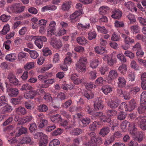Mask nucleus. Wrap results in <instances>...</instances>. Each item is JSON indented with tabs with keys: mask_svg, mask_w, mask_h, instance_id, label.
I'll use <instances>...</instances> for the list:
<instances>
[{
	"mask_svg": "<svg viewBox=\"0 0 146 146\" xmlns=\"http://www.w3.org/2000/svg\"><path fill=\"white\" fill-rule=\"evenodd\" d=\"M66 31L64 28H59L58 31L55 32V35L56 36H62L66 33Z\"/></svg>",
	"mask_w": 146,
	"mask_h": 146,
	"instance_id": "nucleus-36",
	"label": "nucleus"
},
{
	"mask_svg": "<svg viewBox=\"0 0 146 146\" xmlns=\"http://www.w3.org/2000/svg\"><path fill=\"white\" fill-rule=\"evenodd\" d=\"M126 114L123 111H120L119 113L117 118L118 119L122 120L124 119L126 117Z\"/></svg>",
	"mask_w": 146,
	"mask_h": 146,
	"instance_id": "nucleus-59",
	"label": "nucleus"
},
{
	"mask_svg": "<svg viewBox=\"0 0 146 146\" xmlns=\"http://www.w3.org/2000/svg\"><path fill=\"white\" fill-rule=\"evenodd\" d=\"M33 119L31 116H27L25 117L21 118L19 122V124H23L26 122H29Z\"/></svg>",
	"mask_w": 146,
	"mask_h": 146,
	"instance_id": "nucleus-25",
	"label": "nucleus"
},
{
	"mask_svg": "<svg viewBox=\"0 0 146 146\" xmlns=\"http://www.w3.org/2000/svg\"><path fill=\"white\" fill-rule=\"evenodd\" d=\"M31 57L33 59H36L38 56V53L35 50H32L30 52Z\"/></svg>",
	"mask_w": 146,
	"mask_h": 146,
	"instance_id": "nucleus-50",
	"label": "nucleus"
},
{
	"mask_svg": "<svg viewBox=\"0 0 146 146\" xmlns=\"http://www.w3.org/2000/svg\"><path fill=\"white\" fill-rule=\"evenodd\" d=\"M110 131V129L108 127H104L100 130L99 134L102 137H105L108 135Z\"/></svg>",
	"mask_w": 146,
	"mask_h": 146,
	"instance_id": "nucleus-27",
	"label": "nucleus"
},
{
	"mask_svg": "<svg viewBox=\"0 0 146 146\" xmlns=\"http://www.w3.org/2000/svg\"><path fill=\"white\" fill-rule=\"evenodd\" d=\"M130 29L133 34L138 33L139 31V28L137 25H135L131 26Z\"/></svg>",
	"mask_w": 146,
	"mask_h": 146,
	"instance_id": "nucleus-49",
	"label": "nucleus"
},
{
	"mask_svg": "<svg viewBox=\"0 0 146 146\" xmlns=\"http://www.w3.org/2000/svg\"><path fill=\"white\" fill-rule=\"evenodd\" d=\"M87 63L86 58L84 56L81 57L76 64V70L80 72H85L86 70Z\"/></svg>",
	"mask_w": 146,
	"mask_h": 146,
	"instance_id": "nucleus-1",
	"label": "nucleus"
},
{
	"mask_svg": "<svg viewBox=\"0 0 146 146\" xmlns=\"http://www.w3.org/2000/svg\"><path fill=\"white\" fill-rule=\"evenodd\" d=\"M124 5L128 9L131 11H135L136 12L137 9L135 7V6L134 4L131 1H128L125 3Z\"/></svg>",
	"mask_w": 146,
	"mask_h": 146,
	"instance_id": "nucleus-14",
	"label": "nucleus"
},
{
	"mask_svg": "<svg viewBox=\"0 0 146 146\" xmlns=\"http://www.w3.org/2000/svg\"><path fill=\"white\" fill-rule=\"evenodd\" d=\"M96 35L95 31H92L89 32L88 33V38L89 40H92L96 37Z\"/></svg>",
	"mask_w": 146,
	"mask_h": 146,
	"instance_id": "nucleus-48",
	"label": "nucleus"
},
{
	"mask_svg": "<svg viewBox=\"0 0 146 146\" xmlns=\"http://www.w3.org/2000/svg\"><path fill=\"white\" fill-rule=\"evenodd\" d=\"M117 58L121 62H125L126 61V59L124 55L122 53H119L117 55Z\"/></svg>",
	"mask_w": 146,
	"mask_h": 146,
	"instance_id": "nucleus-56",
	"label": "nucleus"
},
{
	"mask_svg": "<svg viewBox=\"0 0 146 146\" xmlns=\"http://www.w3.org/2000/svg\"><path fill=\"white\" fill-rule=\"evenodd\" d=\"M96 28L98 31L101 33H103L104 34H106L108 33V31L106 29L104 26H100L99 25H97Z\"/></svg>",
	"mask_w": 146,
	"mask_h": 146,
	"instance_id": "nucleus-38",
	"label": "nucleus"
},
{
	"mask_svg": "<svg viewBox=\"0 0 146 146\" xmlns=\"http://www.w3.org/2000/svg\"><path fill=\"white\" fill-rule=\"evenodd\" d=\"M114 25L116 27H123L124 26V24L123 21H115Z\"/></svg>",
	"mask_w": 146,
	"mask_h": 146,
	"instance_id": "nucleus-62",
	"label": "nucleus"
},
{
	"mask_svg": "<svg viewBox=\"0 0 146 146\" xmlns=\"http://www.w3.org/2000/svg\"><path fill=\"white\" fill-rule=\"evenodd\" d=\"M90 27V24L89 23L86 24L85 25H83L82 24L78 23L77 25V28L79 29H89Z\"/></svg>",
	"mask_w": 146,
	"mask_h": 146,
	"instance_id": "nucleus-40",
	"label": "nucleus"
},
{
	"mask_svg": "<svg viewBox=\"0 0 146 146\" xmlns=\"http://www.w3.org/2000/svg\"><path fill=\"white\" fill-rule=\"evenodd\" d=\"M95 52L98 54H102L107 52V50L101 47L98 46L95 48Z\"/></svg>",
	"mask_w": 146,
	"mask_h": 146,
	"instance_id": "nucleus-29",
	"label": "nucleus"
},
{
	"mask_svg": "<svg viewBox=\"0 0 146 146\" xmlns=\"http://www.w3.org/2000/svg\"><path fill=\"white\" fill-rule=\"evenodd\" d=\"M16 12H23L25 9L24 6H21L19 3H16Z\"/></svg>",
	"mask_w": 146,
	"mask_h": 146,
	"instance_id": "nucleus-53",
	"label": "nucleus"
},
{
	"mask_svg": "<svg viewBox=\"0 0 146 146\" xmlns=\"http://www.w3.org/2000/svg\"><path fill=\"white\" fill-rule=\"evenodd\" d=\"M48 140L47 136L44 135V137L40 139L39 145V146H46L48 143Z\"/></svg>",
	"mask_w": 146,
	"mask_h": 146,
	"instance_id": "nucleus-26",
	"label": "nucleus"
},
{
	"mask_svg": "<svg viewBox=\"0 0 146 146\" xmlns=\"http://www.w3.org/2000/svg\"><path fill=\"white\" fill-rule=\"evenodd\" d=\"M83 13L82 10H79L74 12L70 16V19L72 21H76L79 19V17Z\"/></svg>",
	"mask_w": 146,
	"mask_h": 146,
	"instance_id": "nucleus-7",
	"label": "nucleus"
},
{
	"mask_svg": "<svg viewBox=\"0 0 146 146\" xmlns=\"http://www.w3.org/2000/svg\"><path fill=\"white\" fill-rule=\"evenodd\" d=\"M70 55L67 56L65 58L64 60V63L67 65H70L72 63Z\"/></svg>",
	"mask_w": 146,
	"mask_h": 146,
	"instance_id": "nucleus-61",
	"label": "nucleus"
},
{
	"mask_svg": "<svg viewBox=\"0 0 146 146\" xmlns=\"http://www.w3.org/2000/svg\"><path fill=\"white\" fill-rule=\"evenodd\" d=\"M59 141L57 139H54L50 141L49 143L50 146H54L60 144Z\"/></svg>",
	"mask_w": 146,
	"mask_h": 146,
	"instance_id": "nucleus-64",
	"label": "nucleus"
},
{
	"mask_svg": "<svg viewBox=\"0 0 146 146\" xmlns=\"http://www.w3.org/2000/svg\"><path fill=\"white\" fill-rule=\"evenodd\" d=\"M16 111L17 112H20L21 114L25 115L26 114L27 111L23 107H19L16 109Z\"/></svg>",
	"mask_w": 146,
	"mask_h": 146,
	"instance_id": "nucleus-60",
	"label": "nucleus"
},
{
	"mask_svg": "<svg viewBox=\"0 0 146 146\" xmlns=\"http://www.w3.org/2000/svg\"><path fill=\"white\" fill-rule=\"evenodd\" d=\"M72 3L70 1L65 2L62 5V9L63 11H67L71 7Z\"/></svg>",
	"mask_w": 146,
	"mask_h": 146,
	"instance_id": "nucleus-23",
	"label": "nucleus"
},
{
	"mask_svg": "<svg viewBox=\"0 0 146 146\" xmlns=\"http://www.w3.org/2000/svg\"><path fill=\"white\" fill-rule=\"evenodd\" d=\"M127 17L131 24H133L136 21L135 18L133 15L130 14L127 16Z\"/></svg>",
	"mask_w": 146,
	"mask_h": 146,
	"instance_id": "nucleus-55",
	"label": "nucleus"
},
{
	"mask_svg": "<svg viewBox=\"0 0 146 146\" xmlns=\"http://www.w3.org/2000/svg\"><path fill=\"white\" fill-rule=\"evenodd\" d=\"M99 61L97 59H93L90 61V66L92 68H95L98 65Z\"/></svg>",
	"mask_w": 146,
	"mask_h": 146,
	"instance_id": "nucleus-34",
	"label": "nucleus"
},
{
	"mask_svg": "<svg viewBox=\"0 0 146 146\" xmlns=\"http://www.w3.org/2000/svg\"><path fill=\"white\" fill-rule=\"evenodd\" d=\"M38 110L40 111L46 112L48 110V108L45 105H40L38 106Z\"/></svg>",
	"mask_w": 146,
	"mask_h": 146,
	"instance_id": "nucleus-47",
	"label": "nucleus"
},
{
	"mask_svg": "<svg viewBox=\"0 0 146 146\" xmlns=\"http://www.w3.org/2000/svg\"><path fill=\"white\" fill-rule=\"evenodd\" d=\"M94 109L96 110H102L103 107V104L101 100H98L95 101L94 103Z\"/></svg>",
	"mask_w": 146,
	"mask_h": 146,
	"instance_id": "nucleus-12",
	"label": "nucleus"
},
{
	"mask_svg": "<svg viewBox=\"0 0 146 146\" xmlns=\"http://www.w3.org/2000/svg\"><path fill=\"white\" fill-rule=\"evenodd\" d=\"M38 36H36L35 39V43L36 46L39 48H41L43 46V42Z\"/></svg>",
	"mask_w": 146,
	"mask_h": 146,
	"instance_id": "nucleus-33",
	"label": "nucleus"
},
{
	"mask_svg": "<svg viewBox=\"0 0 146 146\" xmlns=\"http://www.w3.org/2000/svg\"><path fill=\"white\" fill-rule=\"evenodd\" d=\"M103 58L104 61H107L108 64L111 66L113 65L117 61L116 59L113 60L111 56H109L108 55H105Z\"/></svg>",
	"mask_w": 146,
	"mask_h": 146,
	"instance_id": "nucleus-15",
	"label": "nucleus"
},
{
	"mask_svg": "<svg viewBox=\"0 0 146 146\" xmlns=\"http://www.w3.org/2000/svg\"><path fill=\"white\" fill-rule=\"evenodd\" d=\"M10 30V27L8 24L4 26L2 31V33L3 35L6 34Z\"/></svg>",
	"mask_w": 146,
	"mask_h": 146,
	"instance_id": "nucleus-51",
	"label": "nucleus"
},
{
	"mask_svg": "<svg viewBox=\"0 0 146 146\" xmlns=\"http://www.w3.org/2000/svg\"><path fill=\"white\" fill-rule=\"evenodd\" d=\"M34 67V63L32 62L26 64L24 66V68L26 70H29L33 68Z\"/></svg>",
	"mask_w": 146,
	"mask_h": 146,
	"instance_id": "nucleus-52",
	"label": "nucleus"
},
{
	"mask_svg": "<svg viewBox=\"0 0 146 146\" xmlns=\"http://www.w3.org/2000/svg\"><path fill=\"white\" fill-rule=\"evenodd\" d=\"M27 131V129L26 128L22 127L19 130L15 136L16 137H19L22 134L26 133Z\"/></svg>",
	"mask_w": 146,
	"mask_h": 146,
	"instance_id": "nucleus-44",
	"label": "nucleus"
},
{
	"mask_svg": "<svg viewBox=\"0 0 146 146\" xmlns=\"http://www.w3.org/2000/svg\"><path fill=\"white\" fill-rule=\"evenodd\" d=\"M122 16L121 12L119 10L117 9L114 10L111 15V17L114 19H120Z\"/></svg>",
	"mask_w": 146,
	"mask_h": 146,
	"instance_id": "nucleus-22",
	"label": "nucleus"
},
{
	"mask_svg": "<svg viewBox=\"0 0 146 146\" xmlns=\"http://www.w3.org/2000/svg\"><path fill=\"white\" fill-rule=\"evenodd\" d=\"M33 89V88L31 86L27 83L23 85L20 90L22 91H24Z\"/></svg>",
	"mask_w": 146,
	"mask_h": 146,
	"instance_id": "nucleus-42",
	"label": "nucleus"
},
{
	"mask_svg": "<svg viewBox=\"0 0 146 146\" xmlns=\"http://www.w3.org/2000/svg\"><path fill=\"white\" fill-rule=\"evenodd\" d=\"M51 121L55 123H60L61 121V118L60 115L56 114L55 115L52 116L50 117Z\"/></svg>",
	"mask_w": 146,
	"mask_h": 146,
	"instance_id": "nucleus-24",
	"label": "nucleus"
},
{
	"mask_svg": "<svg viewBox=\"0 0 146 146\" xmlns=\"http://www.w3.org/2000/svg\"><path fill=\"white\" fill-rule=\"evenodd\" d=\"M78 76L75 74H73L72 75L71 78L74 81V83L76 84H79V80Z\"/></svg>",
	"mask_w": 146,
	"mask_h": 146,
	"instance_id": "nucleus-63",
	"label": "nucleus"
},
{
	"mask_svg": "<svg viewBox=\"0 0 146 146\" xmlns=\"http://www.w3.org/2000/svg\"><path fill=\"white\" fill-rule=\"evenodd\" d=\"M38 94V90H34V89H31L29 92L24 93V97L27 99H33L35 96Z\"/></svg>",
	"mask_w": 146,
	"mask_h": 146,
	"instance_id": "nucleus-4",
	"label": "nucleus"
},
{
	"mask_svg": "<svg viewBox=\"0 0 146 146\" xmlns=\"http://www.w3.org/2000/svg\"><path fill=\"white\" fill-rule=\"evenodd\" d=\"M121 37L120 35L115 32H113L111 35V40L113 41H118L120 40Z\"/></svg>",
	"mask_w": 146,
	"mask_h": 146,
	"instance_id": "nucleus-43",
	"label": "nucleus"
},
{
	"mask_svg": "<svg viewBox=\"0 0 146 146\" xmlns=\"http://www.w3.org/2000/svg\"><path fill=\"white\" fill-rule=\"evenodd\" d=\"M8 78L10 82L13 85L15 86L20 85L19 80L16 78L15 76L13 74H10L9 75Z\"/></svg>",
	"mask_w": 146,
	"mask_h": 146,
	"instance_id": "nucleus-9",
	"label": "nucleus"
},
{
	"mask_svg": "<svg viewBox=\"0 0 146 146\" xmlns=\"http://www.w3.org/2000/svg\"><path fill=\"white\" fill-rule=\"evenodd\" d=\"M55 82V79H48L45 80L44 81V84L42 85L41 87L42 88H47L50 85L52 84Z\"/></svg>",
	"mask_w": 146,
	"mask_h": 146,
	"instance_id": "nucleus-13",
	"label": "nucleus"
},
{
	"mask_svg": "<svg viewBox=\"0 0 146 146\" xmlns=\"http://www.w3.org/2000/svg\"><path fill=\"white\" fill-rule=\"evenodd\" d=\"M118 73L116 70H112L109 72L108 77L106 80L108 84H112L113 80L116 79L118 77Z\"/></svg>",
	"mask_w": 146,
	"mask_h": 146,
	"instance_id": "nucleus-2",
	"label": "nucleus"
},
{
	"mask_svg": "<svg viewBox=\"0 0 146 146\" xmlns=\"http://www.w3.org/2000/svg\"><path fill=\"white\" fill-rule=\"evenodd\" d=\"M77 42L81 45H85L87 42V40L83 36H80L78 37L76 39Z\"/></svg>",
	"mask_w": 146,
	"mask_h": 146,
	"instance_id": "nucleus-30",
	"label": "nucleus"
},
{
	"mask_svg": "<svg viewBox=\"0 0 146 146\" xmlns=\"http://www.w3.org/2000/svg\"><path fill=\"white\" fill-rule=\"evenodd\" d=\"M16 4L15 3L8 6L7 9V11L10 13L16 12Z\"/></svg>",
	"mask_w": 146,
	"mask_h": 146,
	"instance_id": "nucleus-35",
	"label": "nucleus"
},
{
	"mask_svg": "<svg viewBox=\"0 0 146 146\" xmlns=\"http://www.w3.org/2000/svg\"><path fill=\"white\" fill-rule=\"evenodd\" d=\"M119 109L123 111H129L128 107L127 105L125 102L122 103L119 107Z\"/></svg>",
	"mask_w": 146,
	"mask_h": 146,
	"instance_id": "nucleus-54",
	"label": "nucleus"
},
{
	"mask_svg": "<svg viewBox=\"0 0 146 146\" xmlns=\"http://www.w3.org/2000/svg\"><path fill=\"white\" fill-rule=\"evenodd\" d=\"M119 102V100L116 99L113 100L109 101L108 103V105L110 108H115L118 106Z\"/></svg>",
	"mask_w": 146,
	"mask_h": 146,
	"instance_id": "nucleus-11",
	"label": "nucleus"
},
{
	"mask_svg": "<svg viewBox=\"0 0 146 146\" xmlns=\"http://www.w3.org/2000/svg\"><path fill=\"white\" fill-rule=\"evenodd\" d=\"M118 81L117 84L119 87L122 88L126 85V81L123 77H119L118 78Z\"/></svg>",
	"mask_w": 146,
	"mask_h": 146,
	"instance_id": "nucleus-17",
	"label": "nucleus"
},
{
	"mask_svg": "<svg viewBox=\"0 0 146 146\" xmlns=\"http://www.w3.org/2000/svg\"><path fill=\"white\" fill-rule=\"evenodd\" d=\"M122 37L124 38V41L126 44L128 45L134 42V40L130 37L126 36L125 34L122 33L121 35Z\"/></svg>",
	"mask_w": 146,
	"mask_h": 146,
	"instance_id": "nucleus-16",
	"label": "nucleus"
},
{
	"mask_svg": "<svg viewBox=\"0 0 146 146\" xmlns=\"http://www.w3.org/2000/svg\"><path fill=\"white\" fill-rule=\"evenodd\" d=\"M138 123L139 125L141 128L144 130L146 129V117L143 116L139 117L137 118Z\"/></svg>",
	"mask_w": 146,
	"mask_h": 146,
	"instance_id": "nucleus-6",
	"label": "nucleus"
},
{
	"mask_svg": "<svg viewBox=\"0 0 146 146\" xmlns=\"http://www.w3.org/2000/svg\"><path fill=\"white\" fill-rule=\"evenodd\" d=\"M110 118V121L109 122H107L110 123V127H111V130H113L114 129V128L117 127L118 123L116 120H111Z\"/></svg>",
	"mask_w": 146,
	"mask_h": 146,
	"instance_id": "nucleus-39",
	"label": "nucleus"
},
{
	"mask_svg": "<svg viewBox=\"0 0 146 146\" xmlns=\"http://www.w3.org/2000/svg\"><path fill=\"white\" fill-rule=\"evenodd\" d=\"M17 58L15 54L11 53L7 55L5 57V59L11 62H13Z\"/></svg>",
	"mask_w": 146,
	"mask_h": 146,
	"instance_id": "nucleus-20",
	"label": "nucleus"
},
{
	"mask_svg": "<svg viewBox=\"0 0 146 146\" xmlns=\"http://www.w3.org/2000/svg\"><path fill=\"white\" fill-rule=\"evenodd\" d=\"M90 135L91 136V140L94 141L95 143H96V144L100 145L102 143V138L100 137H96L95 133H91Z\"/></svg>",
	"mask_w": 146,
	"mask_h": 146,
	"instance_id": "nucleus-10",
	"label": "nucleus"
},
{
	"mask_svg": "<svg viewBox=\"0 0 146 146\" xmlns=\"http://www.w3.org/2000/svg\"><path fill=\"white\" fill-rule=\"evenodd\" d=\"M118 69L120 72L124 74H125L127 70V66L125 64H122L119 67Z\"/></svg>",
	"mask_w": 146,
	"mask_h": 146,
	"instance_id": "nucleus-28",
	"label": "nucleus"
},
{
	"mask_svg": "<svg viewBox=\"0 0 146 146\" xmlns=\"http://www.w3.org/2000/svg\"><path fill=\"white\" fill-rule=\"evenodd\" d=\"M30 143H32L31 139L29 137H26L23 138L20 141V143L21 144H28Z\"/></svg>",
	"mask_w": 146,
	"mask_h": 146,
	"instance_id": "nucleus-37",
	"label": "nucleus"
},
{
	"mask_svg": "<svg viewBox=\"0 0 146 146\" xmlns=\"http://www.w3.org/2000/svg\"><path fill=\"white\" fill-rule=\"evenodd\" d=\"M7 99L5 96H3L0 97V106L4 104H6L7 102Z\"/></svg>",
	"mask_w": 146,
	"mask_h": 146,
	"instance_id": "nucleus-58",
	"label": "nucleus"
},
{
	"mask_svg": "<svg viewBox=\"0 0 146 146\" xmlns=\"http://www.w3.org/2000/svg\"><path fill=\"white\" fill-rule=\"evenodd\" d=\"M136 106V103L134 100H131L129 102L128 106L129 111H131L133 110Z\"/></svg>",
	"mask_w": 146,
	"mask_h": 146,
	"instance_id": "nucleus-32",
	"label": "nucleus"
},
{
	"mask_svg": "<svg viewBox=\"0 0 146 146\" xmlns=\"http://www.w3.org/2000/svg\"><path fill=\"white\" fill-rule=\"evenodd\" d=\"M124 54L126 56L129 57L131 59H132L134 57V53L129 50H126Z\"/></svg>",
	"mask_w": 146,
	"mask_h": 146,
	"instance_id": "nucleus-57",
	"label": "nucleus"
},
{
	"mask_svg": "<svg viewBox=\"0 0 146 146\" xmlns=\"http://www.w3.org/2000/svg\"><path fill=\"white\" fill-rule=\"evenodd\" d=\"M132 123L130 124L128 121L125 120L123 121L121 124V127L123 131H125L127 130V127H130L132 126Z\"/></svg>",
	"mask_w": 146,
	"mask_h": 146,
	"instance_id": "nucleus-18",
	"label": "nucleus"
},
{
	"mask_svg": "<svg viewBox=\"0 0 146 146\" xmlns=\"http://www.w3.org/2000/svg\"><path fill=\"white\" fill-rule=\"evenodd\" d=\"M140 104L142 106L146 107V92H143L141 95Z\"/></svg>",
	"mask_w": 146,
	"mask_h": 146,
	"instance_id": "nucleus-19",
	"label": "nucleus"
},
{
	"mask_svg": "<svg viewBox=\"0 0 146 146\" xmlns=\"http://www.w3.org/2000/svg\"><path fill=\"white\" fill-rule=\"evenodd\" d=\"M80 121L83 125L84 126H86V125H88L90 122V119L88 117H85L82 118L80 119Z\"/></svg>",
	"mask_w": 146,
	"mask_h": 146,
	"instance_id": "nucleus-46",
	"label": "nucleus"
},
{
	"mask_svg": "<svg viewBox=\"0 0 146 146\" xmlns=\"http://www.w3.org/2000/svg\"><path fill=\"white\" fill-rule=\"evenodd\" d=\"M109 10V8L106 6L100 7L99 9V13L101 14H105L108 12Z\"/></svg>",
	"mask_w": 146,
	"mask_h": 146,
	"instance_id": "nucleus-31",
	"label": "nucleus"
},
{
	"mask_svg": "<svg viewBox=\"0 0 146 146\" xmlns=\"http://www.w3.org/2000/svg\"><path fill=\"white\" fill-rule=\"evenodd\" d=\"M101 90L106 95L112 91V88L109 85H107L103 86Z\"/></svg>",
	"mask_w": 146,
	"mask_h": 146,
	"instance_id": "nucleus-21",
	"label": "nucleus"
},
{
	"mask_svg": "<svg viewBox=\"0 0 146 146\" xmlns=\"http://www.w3.org/2000/svg\"><path fill=\"white\" fill-rule=\"evenodd\" d=\"M92 114V118L93 119L99 118L102 121L104 122H109L110 121V118L109 117L107 118L106 116L101 112H96Z\"/></svg>",
	"mask_w": 146,
	"mask_h": 146,
	"instance_id": "nucleus-3",
	"label": "nucleus"
},
{
	"mask_svg": "<svg viewBox=\"0 0 146 146\" xmlns=\"http://www.w3.org/2000/svg\"><path fill=\"white\" fill-rule=\"evenodd\" d=\"M43 54L45 56H50L52 54L51 50L47 47L43 48L42 49Z\"/></svg>",
	"mask_w": 146,
	"mask_h": 146,
	"instance_id": "nucleus-41",
	"label": "nucleus"
},
{
	"mask_svg": "<svg viewBox=\"0 0 146 146\" xmlns=\"http://www.w3.org/2000/svg\"><path fill=\"white\" fill-rule=\"evenodd\" d=\"M5 84L7 88V92L9 96L15 97L19 94V91L17 89L8 88L7 83H5Z\"/></svg>",
	"mask_w": 146,
	"mask_h": 146,
	"instance_id": "nucleus-5",
	"label": "nucleus"
},
{
	"mask_svg": "<svg viewBox=\"0 0 146 146\" xmlns=\"http://www.w3.org/2000/svg\"><path fill=\"white\" fill-rule=\"evenodd\" d=\"M84 95L85 97L88 100L92 98L94 96L93 94L90 91H88V92H85Z\"/></svg>",
	"mask_w": 146,
	"mask_h": 146,
	"instance_id": "nucleus-45",
	"label": "nucleus"
},
{
	"mask_svg": "<svg viewBox=\"0 0 146 146\" xmlns=\"http://www.w3.org/2000/svg\"><path fill=\"white\" fill-rule=\"evenodd\" d=\"M50 44L53 48L58 49L61 48L62 44L61 42L59 40H57L55 38H52Z\"/></svg>",
	"mask_w": 146,
	"mask_h": 146,
	"instance_id": "nucleus-8",
	"label": "nucleus"
}]
</instances>
